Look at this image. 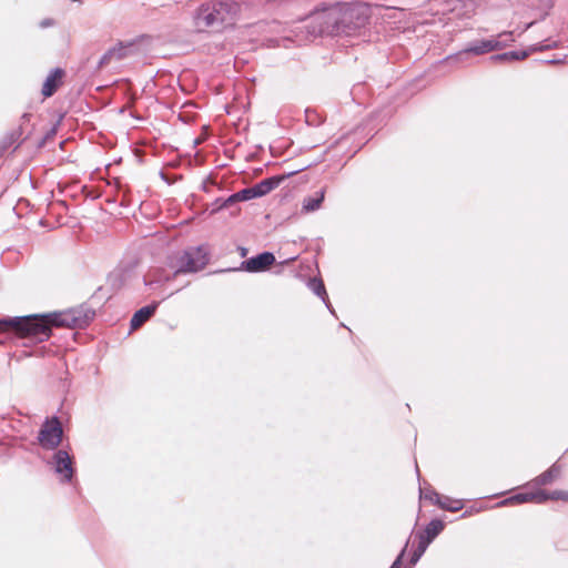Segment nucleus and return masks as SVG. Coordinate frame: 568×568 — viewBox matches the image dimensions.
Instances as JSON below:
<instances>
[{"label":"nucleus","instance_id":"nucleus-1","mask_svg":"<svg viewBox=\"0 0 568 568\" xmlns=\"http://www.w3.org/2000/svg\"><path fill=\"white\" fill-rule=\"evenodd\" d=\"M320 32L351 33L367 22L366 8L359 3H338L313 16Z\"/></svg>","mask_w":568,"mask_h":568},{"label":"nucleus","instance_id":"nucleus-2","mask_svg":"<svg viewBox=\"0 0 568 568\" xmlns=\"http://www.w3.org/2000/svg\"><path fill=\"white\" fill-rule=\"evenodd\" d=\"M241 6L235 1H207L196 9L194 24L199 31L207 28L234 27L241 19Z\"/></svg>","mask_w":568,"mask_h":568},{"label":"nucleus","instance_id":"nucleus-3","mask_svg":"<svg viewBox=\"0 0 568 568\" xmlns=\"http://www.w3.org/2000/svg\"><path fill=\"white\" fill-rule=\"evenodd\" d=\"M210 261L207 246L200 245L190 247L171 260V267L174 270L173 277L180 274L196 273L205 268Z\"/></svg>","mask_w":568,"mask_h":568},{"label":"nucleus","instance_id":"nucleus-4","mask_svg":"<svg viewBox=\"0 0 568 568\" xmlns=\"http://www.w3.org/2000/svg\"><path fill=\"white\" fill-rule=\"evenodd\" d=\"M29 318H36L34 322L41 323L48 328L47 336L42 337V335H30L31 338L40 342L50 337L51 326L73 328L82 327L88 323L87 318L82 315V311L75 308L47 315H33L29 316Z\"/></svg>","mask_w":568,"mask_h":568},{"label":"nucleus","instance_id":"nucleus-5","mask_svg":"<svg viewBox=\"0 0 568 568\" xmlns=\"http://www.w3.org/2000/svg\"><path fill=\"white\" fill-rule=\"evenodd\" d=\"M36 318L17 317L0 320V332L14 331L20 337H30V335L47 336V326L34 322Z\"/></svg>","mask_w":568,"mask_h":568},{"label":"nucleus","instance_id":"nucleus-6","mask_svg":"<svg viewBox=\"0 0 568 568\" xmlns=\"http://www.w3.org/2000/svg\"><path fill=\"white\" fill-rule=\"evenodd\" d=\"M63 428L58 417L45 419L42 424L38 440L42 448L48 450L55 449L62 442Z\"/></svg>","mask_w":568,"mask_h":568},{"label":"nucleus","instance_id":"nucleus-7","mask_svg":"<svg viewBox=\"0 0 568 568\" xmlns=\"http://www.w3.org/2000/svg\"><path fill=\"white\" fill-rule=\"evenodd\" d=\"M443 529L444 523L439 519H434L426 526L423 531H419L415 535L417 546L412 555V564H416L418 561L429 544L440 534Z\"/></svg>","mask_w":568,"mask_h":568},{"label":"nucleus","instance_id":"nucleus-8","mask_svg":"<svg viewBox=\"0 0 568 568\" xmlns=\"http://www.w3.org/2000/svg\"><path fill=\"white\" fill-rule=\"evenodd\" d=\"M275 263L271 252H264L243 262L244 268L251 273L264 272Z\"/></svg>","mask_w":568,"mask_h":568},{"label":"nucleus","instance_id":"nucleus-9","mask_svg":"<svg viewBox=\"0 0 568 568\" xmlns=\"http://www.w3.org/2000/svg\"><path fill=\"white\" fill-rule=\"evenodd\" d=\"M65 78V71L61 68H55L50 74L47 77L41 93L44 98L52 97L58 89L63 84Z\"/></svg>","mask_w":568,"mask_h":568},{"label":"nucleus","instance_id":"nucleus-10","mask_svg":"<svg viewBox=\"0 0 568 568\" xmlns=\"http://www.w3.org/2000/svg\"><path fill=\"white\" fill-rule=\"evenodd\" d=\"M55 471L63 476L64 480L70 481L73 477L72 459L65 450H58L54 454Z\"/></svg>","mask_w":568,"mask_h":568},{"label":"nucleus","instance_id":"nucleus-11","mask_svg":"<svg viewBox=\"0 0 568 568\" xmlns=\"http://www.w3.org/2000/svg\"><path fill=\"white\" fill-rule=\"evenodd\" d=\"M133 42H119L116 45L109 49L103 57L101 58L100 64H108L113 59L120 60L128 55L130 49L132 48Z\"/></svg>","mask_w":568,"mask_h":568},{"label":"nucleus","instance_id":"nucleus-12","mask_svg":"<svg viewBox=\"0 0 568 568\" xmlns=\"http://www.w3.org/2000/svg\"><path fill=\"white\" fill-rule=\"evenodd\" d=\"M562 468L559 464L551 465L546 471L537 476L534 481L538 486L550 485L556 481L561 475Z\"/></svg>","mask_w":568,"mask_h":568},{"label":"nucleus","instance_id":"nucleus-13","mask_svg":"<svg viewBox=\"0 0 568 568\" xmlns=\"http://www.w3.org/2000/svg\"><path fill=\"white\" fill-rule=\"evenodd\" d=\"M158 304L144 306L136 311L131 318V328H140L155 313Z\"/></svg>","mask_w":568,"mask_h":568},{"label":"nucleus","instance_id":"nucleus-14","mask_svg":"<svg viewBox=\"0 0 568 568\" xmlns=\"http://www.w3.org/2000/svg\"><path fill=\"white\" fill-rule=\"evenodd\" d=\"M324 199H325V190L324 189L316 192L313 196H306L303 200L302 212L311 213V212L318 210L321 207Z\"/></svg>","mask_w":568,"mask_h":568},{"label":"nucleus","instance_id":"nucleus-15","mask_svg":"<svg viewBox=\"0 0 568 568\" xmlns=\"http://www.w3.org/2000/svg\"><path fill=\"white\" fill-rule=\"evenodd\" d=\"M283 180H284V176L271 178V179L263 180L260 183H257L256 185H254V189L256 191L257 197L263 196V195L270 193Z\"/></svg>","mask_w":568,"mask_h":568},{"label":"nucleus","instance_id":"nucleus-16","mask_svg":"<svg viewBox=\"0 0 568 568\" xmlns=\"http://www.w3.org/2000/svg\"><path fill=\"white\" fill-rule=\"evenodd\" d=\"M255 197H257V195H256V191H255L254 186L247 187V189H243V190L234 193L233 195H231L225 201V205H230V204H232L234 202L252 200V199H255Z\"/></svg>","mask_w":568,"mask_h":568},{"label":"nucleus","instance_id":"nucleus-17","mask_svg":"<svg viewBox=\"0 0 568 568\" xmlns=\"http://www.w3.org/2000/svg\"><path fill=\"white\" fill-rule=\"evenodd\" d=\"M498 41L495 39L484 40L468 49L475 54H483L498 49Z\"/></svg>","mask_w":568,"mask_h":568},{"label":"nucleus","instance_id":"nucleus-18","mask_svg":"<svg viewBox=\"0 0 568 568\" xmlns=\"http://www.w3.org/2000/svg\"><path fill=\"white\" fill-rule=\"evenodd\" d=\"M520 496H521L523 504H526V503L542 504L546 501V490H544V489L520 493Z\"/></svg>","mask_w":568,"mask_h":568},{"label":"nucleus","instance_id":"nucleus-19","mask_svg":"<svg viewBox=\"0 0 568 568\" xmlns=\"http://www.w3.org/2000/svg\"><path fill=\"white\" fill-rule=\"evenodd\" d=\"M437 504L442 509H446L449 511H457L462 508V505L458 500H450L449 498H438Z\"/></svg>","mask_w":568,"mask_h":568},{"label":"nucleus","instance_id":"nucleus-20","mask_svg":"<svg viewBox=\"0 0 568 568\" xmlns=\"http://www.w3.org/2000/svg\"><path fill=\"white\" fill-rule=\"evenodd\" d=\"M547 500H561L568 503V490L557 489L551 493L546 491V501Z\"/></svg>","mask_w":568,"mask_h":568},{"label":"nucleus","instance_id":"nucleus-21","mask_svg":"<svg viewBox=\"0 0 568 568\" xmlns=\"http://www.w3.org/2000/svg\"><path fill=\"white\" fill-rule=\"evenodd\" d=\"M311 288L315 292L316 295L322 296L325 294V286L321 280L313 278L310 282Z\"/></svg>","mask_w":568,"mask_h":568},{"label":"nucleus","instance_id":"nucleus-22","mask_svg":"<svg viewBox=\"0 0 568 568\" xmlns=\"http://www.w3.org/2000/svg\"><path fill=\"white\" fill-rule=\"evenodd\" d=\"M520 504H523L520 493L513 495L509 498H506L500 503V505H503V506H508V505L513 506V505H520Z\"/></svg>","mask_w":568,"mask_h":568},{"label":"nucleus","instance_id":"nucleus-23","mask_svg":"<svg viewBox=\"0 0 568 568\" xmlns=\"http://www.w3.org/2000/svg\"><path fill=\"white\" fill-rule=\"evenodd\" d=\"M498 59H508V58H511V59H519V55L515 52H510V53H504L501 55H498L497 57Z\"/></svg>","mask_w":568,"mask_h":568},{"label":"nucleus","instance_id":"nucleus-24","mask_svg":"<svg viewBox=\"0 0 568 568\" xmlns=\"http://www.w3.org/2000/svg\"><path fill=\"white\" fill-rule=\"evenodd\" d=\"M402 557L403 552L397 557V559L393 562L390 568H400L402 567Z\"/></svg>","mask_w":568,"mask_h":568},{"label":"nucleus","instance_id":"nucleus-25","mask_svg":"<svg viewBox=\"0 0 568 568\" xmlns=\"http://www.w3.org/2000/svg\"><path fill=\"white\" fill-rule=\"evenodd\" d=\"M50 24H51V22H50V21H43V22H41V26H42V27H47V26H50Z\"/></svg>","mask_w":568,"mask_h":568},{"label":"nucleus","instance_id":"nucleus-26","mask_svg":"<svg viewBox=\"0 0 568 568\" xmlns=\"http://www.w3.org/2000/svg\"><path fill=\"white\" fill-rule=\"evenodd\" d=\"M304 169H301V171H303ZM297 172H300V170H297ZM296 173V171L294 172H291L287 176H291V175H294Z\"/></svg>","mask_w":568,"mask_h":568}]
</instances>
